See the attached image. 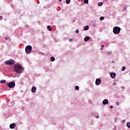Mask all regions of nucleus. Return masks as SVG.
<instances>
[{
	"label": "nucleus",
	"instance_id": "nucleus-16",
	"mask_svg": "<svg viewBox=\"0 0 130 130\" xmlns=\"http://www.w3.org/2000/svg\"><path fill=\"white\" fill-rule=\"evenodd\" d=\"M121 71L122 72L125 71V67L124 66L122 67Z\"/></svg>",
	"mask_w": 130,
	"mask_h": 130
},
{
	"label": "nucleus",
	"instance_id": "nucleus-11",
	"mask_svg": "<svg viewBox=\"0 0 130 130\" xmlns=\"http://www.w3.org/2000/svg\"><path fill=\"white\" fill-rule=\"evenodd\" d=\"M88 40H90V37L87 36L84 38V41H88Z\"/></svg>",
	"mask_w": 130,
	"mask_h": 130
},
{
	"label": "nucleus",
	"instance_id": "nucleus-25",
	"mask_svg": "<svg viewBox=\"0 0 130 130\" xmlns=\"http://www.w3.org/2000/svg\"><path fill=\"white\" fill-rule=\"evenodd\" d=\"M73 40H74L73 39H69L70 42H72V41H73Z\"/></svg>",
	"mask_w": 130,
	"mask_h": 130
},
{
	"label": "nucleus",
	"instance_id": "nucleus-12",
	"mask_svg": "<svg viewBox=\"0 0 130 130\" xmlns=\"http://www.w3.org/2000/svg\"><path fill=\"white\" fill-rule=\"evenodd\" d=\"M47 29L49 30V31H52V28H51V26L48 25L47 26Z\"/></svg>",
	"mask_w": 130,
	"mask_h": 130
},
{
	"label": "nucleus",
	"instance_id": "nucleus-20",
	"mask_svg": "<svg viewBox=\"0 0 130 130\" xmlns=\"http://www.w3.org/2000/svg\"><path fill=\"white\" fill-rule=\"evenodd\" d=\"M84 4H88V3H89V0H84Z\"/></svg>",
	"mask_w": 130,
	"mask_h": 130
},
{
	"label": "nucleus",
	"instance_id": "nucleus-7",
	"mask_svg": "<svg viewBox=\"0 0 130 130\" xmlns=\"http://www.w3.org/2000/svg\"><path fill=\"white\" fill-rule=\"evenodd\" d=\"M103 104L104 105H106L107 104H108V100L107 99H105L103 101Z\"/></svg>",
	"mask_w": 130,
	"mask_h": 130
},
{
	"label": "nucleus",
	"instance_id": "nucleus-17",
	"mask_svg": "<svg viewBox=\"0 0 130 130\" xmlns=\"http://www.w3.org/2000/svg\"><path fill=\"white\" fill-rule=\"evenodd\" d=\"M126 125H127V127H128L129 128H130V123L129 122H127L126 123Z\"/></svg>",
	"mask_w": 130,
	"mask_h": 130
},
{
	"label": "nucleus",
	"instance_id": "nucleus-26",
	"mask_svg": "<svg viewBox=\"0 0 130 130\" xmlns=\"http://www.w3.org/2000/svg\"><path fill=\"white\" fill-rule=\"evenodd\" d=\"M108 55H110V54H111V52H109L108 53Z\"/></svg>",
	"mask_w": 130,
	"mask_h": 130
},
{
	"label": "nucleus",
	"instance_id": "nucleus-18",
	"mask_svg": "<svg viewBox=\"0 0 130 130\" xmlns=\"http://www.w3.org/2000/svg\"><path fill=\"white\" fill-rule=\"evenodd\" d=\"M75 89V90H79V89H80V87H79V86H76Z\"/></svg>",
	"mask_w": 130,
	"mask_h": 130
},
{
	"label": "nucleus",
	"instance_id": "nucleus-19",
	"mask_svg": "<svg viewBox=\"0 0 130 130\" xmlns=\"http://www.w3.org/2000/svg\"><path fill=\"white\" fill-rule=\"evenodd\" d=\"M71 3V0H66V3L69 5Z\"/></svg>",
	"mask_w": 130,
	"mask_h": 130
},
{
	"label": "nucleus",
	"instance_id": "nucleus-32",
	"mask_svg": "<svg viewBox=\"0 0 130 130\" xmlns=\"http://www.w3.org/2000/svg\"><path fill=\"white\" fill-rule=\"evenodd\" d=\"M113 84H114V85H116V83H114V82Z\"/></svg>",
	"mask_w": 130,
	"mask_h": 130
},
{
	"label": "nucleus",
	"instance_id": "nucleus-27",
	"mask_svg": "<svg viewBox=\"0 0 130 130\" xmlns=\"http://www.w3.org/2000/svg\"><path fill=\"white\" fill-rule=\"evenodd\" d=\"M3 19V16H0V21Z\"/></svg>",
	"mask_w": 130,
	"mask_h": 130
},
{
	"label": "nucleus",
	"instance_id": "nucleus-29",
	"mask_svg": "<svg viewBox=\"0 0 130 130\" xmlns=\"http://www.w3.org/2000/svg\"><path fill=\"white\" fill-rule=\"evenodd\" d=\"M96 118H99V116H98V115L96 116Z\"/></svg>",
	"mask_w": 130,
	"mask_h": 130
},
{
	"label": "nucleus",
	"instance_id": "nucleus-30",
	"mask_svg": "<svg viewBox=\"0 0 130 130\" xmlns=\"http://www.w3.org/2000/svg\"><path fill=\"white\" fill-rule=\"evenodd\" d=\"M102 48L104 47V45H102Z\"/></svg>",
	"mask_w": 130,
	"mask_h": 130
},
{
	"label": "nucleus",
	"instance_id": "nucleus-14",
	"mask_svg": "<svg viewBox=\"0 0 130 130\" xmlns=\"http://www.w3.org/2000/svg\"><path fill=\"white\" fill-rule=\"evenodd\" d=\"M50 60L51 61H54V60H55V58H54V57H51L50 58Z\"/></svg>",
	"mask_w": 130,
	"mask_h": 130
},
{
	"label": "nucleus",
	"instance_id": "nucleus-2",
	"mask_svg": "<svg viewBox=\"0 0 130 130\" xmlns=\"http://www.w3.org/2000/svg\"><path fill=\"white\" fill-rule=\"evenodd\" d=\"M113 31L114 34H119V33H120V27L118 26L114 27Z\"/></svg>",
	"mask_w": 130,
	"mask_h": 130
},
{
	"label": "nucleus",
	"instance_id": "nucleus-15",
	"mask_svg": "<svg viewBox=\"0 0 130 130\" xmlns=\"http://www.w3.org/2000/svg\"><path fill=\"white\" fill-rule=\"evenodd\" d=\"M0 83L1 84H4V83H6V80H2L1 81H0Z\"/></svg>",
	"mask_w": 130,
	"mask_h": 130
},
{
	"label": "nucleus",
	"instance_id": "nucleus-31",
	"mask_svg": "<svg viewBox=\"0 0 130 130\" xmlns=\"http://www.w3.org/2000/svg\"><path fill=\"white\" fill-rule=\"evenodd\" d=\"M101 50H103V48H101Z\"/></svg>",
	"mask_w": 130,
	"mask_h": 130
},
{
	"label": "nucleus",
	"instance_id": "nucleus-22",
	"mask_svg": "<svg viewBox=\"0 0 130 130\" xmlns=\"http://www.w3.org/2000/svg\"><path fill=\"white\" fill-rule=\"evenodd\" d=\"M102 5H103V3H99L98 4V6H99V7L102 6Z\"/></svg>",
	"mask_w": 130,
	"mask_h": 130
},
{
	"label": "nucleus",
	"instance_id": "nucleus-23",
	"mask_svg": "<svg viewBox=\"0 0 130 130\" xmlns=\"http://www.w3.org/2000/svg\"><path fill=\"white\" fill-rule=\"evenodd\" d=\"M75 32H76V33L77 34H78V33H79V30H78V29L76 30Z\"/></svg>",
	"mask_w": 130,
	"mask_h": 130
},
{
	"label": "nucleus",
	"instance_id": "nucleus-28",
	"mask_svg": "<svg viewBox=\"0 0 130 130\" xmlns=\"http://www.w3.org/2000/svg\"><path fill=\"white\" fill-rule=\"evenodd\" d=\"M110 108H111H111H113V106H111L110 107Z\"/></svg>",
	"mask_w": 130,
	"mask_h": 130
},
{
	"label": "nucleus",
	"instance_id": "nucleus-24",
	"mask_svg": "<svg viewBox=\"0 0 130 130\" xmlns=\"http://www.w3.org/2000/svg\"><path fill=\"white\" fill-rule=\"evenodd\" d=\"M116 104L117 106H118L119 105V103H118V102H116Z\"/></svg>",
	"mask_w": 130,
	"mask_h": 130
},
{
	"label": "nucleus",
	"instance_id": "nucleus-5",
	"mask_svg": "<svg viewBox=\"0 0 130 130\" xmlns=\"http://www.w3.org/2000/svg\"><path fill=\"white\" fill-rule=\"evenodd\" d=\"M7 85L9 88H14V87L16 86V83H15L14 82H11L9 83H7Z\"/></svg>",
	"mask_w": 130,
	"mask_h": 130
},
{
	"label": "nucleus",
	"instance_id": "nucleus-34",
	"mask_svg": "<svg viewBox=\"0 0 130 130\" xmlns=\"http://www.w3.org/2000/svg\"><path fill=\"white\" fill-rule=\"evenodd\" d=\"M6 39H8V38H6Z\"/></svg>",
	"mask_w": 130,
	"mask_h": 130
},
{
	"label": "nucleus",
	"instance_id": "nucleus-1",
	"mask_svg": "<svg viewBox=\"0 0 130 130\" xmlns=\"http://www.w3.org/2000/svg\"><path fill=\"white\" fill-rule=\"evenodd\" d=\"M14 69L17 74H19V73H21L22 71H23V67L20 65L15 64L14 67Z\"/></svg>",
	"mask_w": 130,
	"mask_h": 130
},
{
	"label": "nucleus",
	"instance_id": "nucleus-21",
	"mask_svg": "<svg viewBox=\"0 0 130 130\" xmlns=\"http://www.w3.org/2000/svg\"><path fill=\"white\" fill-rule=\"evenodd\" d=\"M103 20H104V17H100V20L101 21H103Z\"/></svg>",
	"mask_w": 130,
	"mask_h": 130
},
{
	"label": "nucleus",
	"instance_id": "nucleus-3",
	"mask_svg": "<svg viewBox=\"0 0 130 130\" xmlns=\"http://www.w3.org/2000/svg\"><path fill=\"white\" fill-rule=\"evenodd\" d=\"M31 51H32V47L31 46L28 45L25 47V52L27 54H30L31 53Z\"/></svg>",
	"mask_w": 130,
	"mask_h": 130
},
{
	"label": "nucleus",
	"instance_id": "nucleus-6",
	"mask_svg": "<svg viewBox=\"0 0 130 130\" xmlns=\"http://www.w3.org/2000/svg\"><path fill=\"white\" fill-rule=\"evenodd\" d=\"M101 83V80H100V79H97L95 81V84L98 85H100Z\"/></svg>",
	"mask_w": 130,
	"mask_h": 130
},
{
	"label": "nucleus",
	"instance_id": "nucleus-13",
	"mask_svg": "<svg viewBox=\"0 0 130 130\" xmlns=\"http://www.w3.org/2000/svg\"><path fill=\"white\" fill-rule=\"evenodd\" d=\"M84 30L85 31H87V30H89V26L86 25V26H85V27H84Z\"/></svg>",
	"mask_w": 130,
	"mask_h": 130
},
{
	"label": "nucleus",
	"instance_id": "nucleus-33",
	"mask_svg": "<svg viewBox=\"0 0 130 130\" xmlns=\"http://www.w3.org/2000/svg\"><path fill=\"white\" fill-rule=\"evenodd\" d=\"M59 2H62V0H59Z\"/></svg>",
	"mask_w": 130,
	"mask_h": 130
},
{
	"label": "nucleus",
	"instance_id": "nucleus-9",
	"mask_svg": "<svg viewBox=\"0 0 130 130\" xmlns=\"http://www.w3.org/2000/svg\"><path fill=\"white\" fill-rule=\"evenodd\" d=\"M15 126L16 125L15 124V123H12L10 125V127L11 129L14 128Z\"/></svg>",
	"mask_w": 130,
	"mask_h": 130
},
{
	"label": "nucleus",
	"instance_id": "nucleus-4",
	"mask_svg": "<svg viewBox=\"0 0 130 130\" xmlns=\"http://www.w3.org/2000/svg\"><path fill=\"white\" fill-rule=\"evenodd\" d=\"M5 64H7V66H13V64H15V60L13 59H10L5 62Z\"/></svg>",
	"mask_w": 130,
	"mask_h": 130
},
{
	"label": "nucleus",
	"instance_id": "nucleus-10",
	"mask_svg": "<svg viewBox=\"0 0 130 130\" xmlns=\"http://www.w3.org/2000/svg\"><path fill=\"white\" fill-rule=\"evenodd\" d=\"M31 92H32V93H35V92H36V87H32L31 88Z\"/></svg>",
	"mask_w": 130,
	"mask_h": 130
},
{
	"label": "nucleus",
	"instance_id": "nucleus-8",
	"mask_svg": "<svg viewBox=\"0 0 130 130\" xmlns=\"http://www.w3.org/2000/svg\"><path fill=\"white\" fill-rule=\"evenodd\" d=\"M116 76V74L114 73H111L110 74V76L112 79H114L115 77Z\"/></svg>",
	"mask_w": 130,
	"mask_h": 130
}]
</instances>
